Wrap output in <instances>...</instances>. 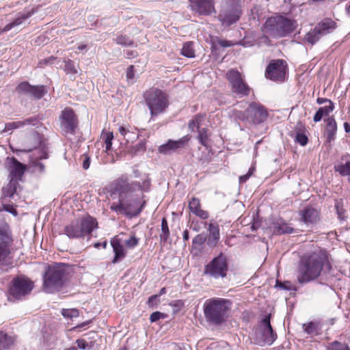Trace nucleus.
Returning a JSON list of instances; mask_svg holds the SVG:
<instances>
[{
	"instance_id": "2f4dec72",
	"label": "nucleus",
	"mask_w": 350,
	"mask_h": 350,
	"mask_svg": "<svg viewBox=\"0 0 350 350\" xmlns=\"http://www.w3.org/2000/svg\"><path fill=\"white\" fill-rule=\"evenodd\" d=\"M208 129L206 127H198L197 129L198 135L196 136V139L198 140L199 143L205 147L206 148H208L210 147L209 145V137L210 135L208 134Z\"/></svg>"
},
{
	"instance_id": "423d86ee",
	"label": "nucleus",
	"mask_w": 350,
	"mask_h": 350,
	"mask_svg": "<svg viewBox=\"0 0 350 350\" xmlns=\"http://www.w3.org/2000/svg\"><path fill=\"white\" fill-rule=\"evenodd\" d=\"M143 97L152 117L164 112L169 105L166 94L159 88H152L146 90Z\"/></svg>"
},
{
	"instance_id": "13d9d810",
	"label": "nucleus",
	"mask_w": 350,
	"mask_h": 350,
	"mask_svg": "<svg viewBox=\"0 0 350 350\" xmlns=\"http://www.w3.org/2000/svg\"><path fill=\"white\" fill-rule=\"evenodd\" d=\"M337 129H329L326 130V141L327 143H330L332 141L335 139V135L336 134Z\"/></svg>"
},
{
	"instance_id": "de8ad7c7",
	"label": "nucleus",
	"mask_w": 350,
	"mask_h": 350,
	"mask_svg": "<svg viewBox=\"0 0 350 350\" xmlns=\"http://www.w3.org/2000/svg\"><path fill=\"white\" fill-rule=\"evenodd\" d=\"M327 350H350L348 345L338 341L332 342L327 347Z\"/></svg>"
},
{
	"instance_id": "b1692460",
	"label": "nucleus",
	"mask_w": 350,
	"mask_h": 350,
	"mask_svg": "<svg viewBox=\"0 0 350 350\" xmlns=\"http://www.w3.org/2000/svg\"><path fill=\"white\" fill-rule=\"evenodd\" d=\"M299 214L301 221L306 225L316 224L320 219L319 211L311 206H306Z\"/></svg>"
},
{
	"instance_id": "052dcab7",
	"label": "nucleus",
	"mask_w": 350,
	"mask_h": 350,
	"mask_svg": "<svg viewBox=\"0 0 350 350\" xmlns=\"http://www.w3.org/2000/svg\"><path fill=\"white\" fill-rule=\"evenodd\" d=\"M206 115L205 113H199L196 114L192 120L194 121V122L197 124V127H200L201 122L202 120L205 118Z\"/></svg>"
},
{
	"instance_id": "c9c22d12",
	"label": "nucleus",
	"mask_w": 350,
	"mask_h": 350,
	"mask_svg": "<svg viewBox=\"0 0 350 350\" xmlns=\"http://www.w3.org/2000/svg\"><path fill=\"white\" fill-rule=\"evenodd\" d=\"M180 54L187 58L195 57V51L193 49V42L189 41L183 44Z\"/></svg>"
},
{
	"instance_id": "4468645a",
	"label": "nucleus",
	"mask_w": 350,
	"mask_h": 350,
	"mask_svg": "<svg viewBox=\"0 0 350 350\" xmlns=\"http://www.w3.org/2000/svg\"><path fill=\"white\" fill-rule=\"evenodd\" d=\"M228 271V263L226 256L220 253L204 267V274L214 279L224 278Z\"/></svg>"
},
{
	"instance_id": "9d476101",
	"label": "nucleus",
	"mask_w": 350,
	"mask_h": 350,
	"mask_svg": "<svg viewBox=\"0 0 350 350\" xmlns=\"http://www.w3.org/2000/svg\"><path fill=\"white\" fill-rule=\"evenodd\" d=\"M33 288V283L29 278L20 275L14 278L8 289V299L18 300L29 294Z\"/></svg>"
},
{
	"instance_id": "1a4fd4ad",
	"label": "nucleus",
	"mask_w": 350,
	"mask_h": 350,
	"mask_svg": "<svg viewBox=\"0 0 350 350\" xmlns=\"http://www.w3.org/2000/svg\"><path fill=\"white\" fill-rule=\"evenodd\" d=\"M22 149L12 150L13 152L18 155L19 152H30L38 154L43 150H50L48 139L42 133L33 131L27 135L22 142Z\"/></svg>"
},
{
	"instance_id": "473e14b6",
	"label": "nucleus",
	"mask_w": 350,
	"mask_h": 350,
	"mask_svg": "<svg viewBox=\"0 0 350 350\" xmlns=\"http://www.w3.org/2000/svg\"><path fill=\"white\" fill-rule=\"evenodd\" d=\"M334 208L338 218L340 221H345L347 218V211L344 208V202L342 198L335 199Z\"/></svg>"
},
{
	"instance_id": "6e6552de",
	"label": "nucleus",
	"mask_w": 350,
	"mask_h": 350,
	"mask_svg": "<svg viewBox=\"0 0 350 350\" xmlns=\"http://www.w3.org/2000/svg\"><path fill=\"white\" fill-rule=\"evenodd\" d=\"M65 269L60 264L49 266L43 275V288L48 293L58 291L64 284Z\"/></svg>"
},
{
	"instance_id": "cd10ccee",
	"label": "nucleus",
	"mask_w": 350,
	"mask_h": 350,
	"mask_svg": "<svg viewBox=\"0 0 350 350\" xmlns=\"http://www.w3.org/2000/svg\"><path fill=\"white\" fill-rule=\"evenodd\" d=\"M0 241H13L12 228L3 215H0Z\"/></svg>"
},
{
	"instance_id": "f257e3e1",
	"label": "nucleus",
	"mask_w": 350,
	"mask_h": 350,
	"mask_svg": "<svg viewBox=\"0 0 350 350\" xmlns=\"http://www.w3.org/2000/svg\"><path fill=\"white\" fill-rule=\"evenodd\" d=\"M331 269L329 253L319 247L301 257L297 280L300 284L308 283L319 278L322 272L329 273Z\"/></svg>"
},
{
	"instance_id": "72a5a7b5",
	"label": "nucleus",
	"mask_w": 350,
	"mask_h": 350,
	"mask_svg": "<svg viewBox=\"0 0 350 350\" xmlns=\"http://www.w3.org/2000/svg\"><path fill=\"white\" fill-rule=\"evenodd\" d=\"M111 245L113 247V252L115 253V256L112 260L113 264L118 262L121 259H122L125 256L124 250L122 245L120 244V242H110Z\"/></svg>"
},
{
	"instance_id": "58836bf2",
	"label": "nucleus",
	"mask_w": 350,
	"mask_h": 350,
	"mask_svg": "<svg viewBox=\"0 0 350 350\" xmlns=\"http://www.w3.org/2000/svg\"><path fill=\"white\" fill-rule=\"evenodd\" d=\"M113 138L114 136L112 132L106 133L103 137V139L105 144V152L109 155L110 154V152H113L112 148V141Z\"/></svg>"
},
{
	"instance_id": "a211bd4d",
	"label": "nucleus",
	"mask_w": 350,
	"mask_h": 350,
	"mask_svg": "<svg viewBox=\"0 0 350 350\" xmlns=\"http://www.w3.org/2000/svg\"><path fill=\"white\" fill-rule=\"evenodd\" d=\"M191 138V137L189 135H186L177 140L170 139L166 143L159 146L158 152L163 155H170L178 150L186 147Z\"/></svg>"
},
{
	"instance_id": "4be33fe9",
	"label": "nucleus",
	"mask_w": 350,
	"mask_h": 350,
	"mask_svg": "<svg viewBox=\"0 0 350 350\" xmlns=\"http://www.w3.org/2000/svg\"><path fill=\"white\" fill-rule=\"evenodd\" d=\"M50 150H43L38 154H29V164L36 172L43 174L46 172V167L42 160L48 159L50 157Z\"/></svg>"
},
{
	"instance_id": "774afa93",
	"label": "nucleus",
	"mask_w": 350,
	"mask_h": 350,
	"mask_svg": "<svg viewBox=\"0 0 350 350\" xmlns=\"http://www.w3.org/2000/svg\"><path fill=\"white\" fill-rule=\"evenodd\" d=\"M158 296L159 295H154L150 296L148 298V304L149 306L153 307L154 305L157 304V299Z\"/></svg>"
},
{
	"instance_id": "f03ea898",
	"label": "nucleus",
	"mask_w": 350,
	"mask_h": 350,
	"mask_svg": "<svg viewBox=\"0 0 350 350\" xmlns=\"http://www.w3.org/2000/svg\"><path fill=\"white\" fill-rule=\"evenodd\" d=\"M96 219L89 214L79 217L64 227V233L70 239H86L89 241L98 229Z\"/></svg>"
},
{
	"instance_id": "f8f14e48",
	"label": "nucleus",
	"mask_w": 350,
	"mask_h": 350,
	"mask_svg": "<svg viewBox=\"0 0 350 350\" xmlns=\"http://www.w3.org/2000/svg\"><path fill=\"white\" fill-rule=\"evenodd\" d=\"M232 93L239 98L249 96L251 88L243 79L242 74L237 69H230L226 73Z\"/></svg>"
},
{
	"instance_id": "a878e982",
	"label": "nucleus",
	"mask_w": 350,
	"mask_h": 350,
	"mask_svg": "<svg viewBox=\"0 0 350 350\" xmlns=\"http://www.w3.org/2000/svg\"><path fill=\"white\" fill-rule=\"evenodd\" d=\"M272 230L274 234L282 235L286 234H292L295 232V230L288 226L284 219L280 217L271 224Z\"/></svg>"
},
{
	"instance_id": "6e6d98bb",
	"label": "nucleus",
	"mask_w": 350,
	"mask_h": 350,
	"mask_svg": "<svg viewBox=\"0 0 350 350\" xmlns=\"http://www.w3.org/2000/svg\"><path fill=\"white\" fill-rule=\"evenodd\" d=\"M82 161V167L84 170H88L90 167L91 159L88 154L85 153L81 156Z\"/></svg>"
},
{
	"instance_id": "20e7f679",
	"label": "nucleus",
	"mask_w": 350,
	"mask_h": 350,
	"mask_svg": "<svg viewBox=\"0 0 350 350\" xmlns=\"http://www.w3.org/2000/svg\"><path fill=\"white\" fill-rule=\"evenodd\" d=\"M264 27L270 36L280 38L292 33L297 27V22L295 20L280 15L268 18Z\"/></svg>"
},
{
	"instance_id": "09e8293b",
	"label": "nucleus",
	"mask_w": 350,
	"mask_h": 350,
	"mask_svg": "<svg viewBox=\"0 0 350 350\" xmlns=\"http://www.w3.org/2000/svg\"><path fill=\"white\" fill-rule=\"evenodd\" d=\"M10 254L7 242H0V261L3 260Z\"/></svg>"
},
{
	"instance_id": "3c124183",
	"label": "nucleus",
	"mask_w": 350,
	"mask_h": 350,
	"mask_svg": "<svg viewBox=\"0 0 350 350\" xmlns=\"http://www.w3.org/2000/svg\"><path fill=\"white\" fill-rule=\"evenodd\" d=\"M126 81L129 84H133L135 82V67L131 65L128 67L126 73Z\"/></svg>"
},
{
	"instance_id": "dca6fc26",
	"label": "nucleus",
	"mask_w": 350,
	"mask_h": 350,
	"mask_svg": "<svg viewBox=\"0 0 350 350\" xmlns=\"http://www.w3.org/2000/svg\"><path fill=\"white\" fill-rule=\"evenodd\" d=\"M15 91L19 96H26L39 100L48 93V88L44 85H31L29 81H24L16 85Z\"/></svg>"
},
{
	"instance_id": "412c9836",
	"label": "nucleus",
	"mask_w": 350,
	"mask_h": 350,
	"mask_svg": "<svg viewBox=\"0 0 350 350\" xmlns=\"http://www.w3.org/2000/svg\"><path fill=\"white\" fill-rule=\"evenodd\" d=\"M8 159L10 160L8 163L9 179L17 182L21 180L26 170V165L18 161L15 157H8Z\"/></svg>"
},
{
	"instance_id": "0e129e2a",
	"label": "nucleus",
	"mask_w": 350,
	"mask_h": 350,
	"mask_svg": "<svg viewBox=\"0 0 350 350\" xmlns=\"http://www.w3.org/2000/svg\"><path fill=\"white\" fill-rule=\"evenodd\" d=\"M236 45L243 46L244 47H249L253 46V42L251 40H247L245 38H243L239 42H236Z\"/></svg>"
},
{
	"instance_id": "864d4df0",
	"label": "nucleus",
	"mask_w": 350,
	"mask_h": 350,
	"mask_svg": "<svg viewBox=\"0 0 350 350\" xmlns=\"http://www.w3.org/2000/svg\"><path fill=\"white\" fill-rule=\"evenodd\" d=\"M20 127H23V124H21V121L8 122L5 124L4 131H10Z\"/></svg>"
},
{
	"instance_id": "69168bd1",
	"label": "nucleus",
	"mask_w": 350,
	"mask_h": 350,
	"mask_svg": "<svg viewBox=\"0 0 350 350\" xmlns=\"http://www.w3.org/2000/svg\"><path fill=\"white\" fill-rule=\"evenodd\" d=\"M76 342L77 347L81 349H85L89 347L88 343L84 339H78Z\"/></svg>"
},
{
	"instance_id": "4d7b16f0",
	"label": "nucleus",
	"mask_w": 350,
	"mask_h": 350,
	"mask_svg": "<svg viewBox=\"0 0 350 350\" xmlns=\"http://www.w3.org/2000/svg\"><path fill=\"white\" fill-rule=\"evenodd\" d=\"M337 129V124L333 116L327 119L326 130Z\"/></svg>"
},
{
	"instance_id": "603ef678",
	"label": "nucleus",
	"mask_w": 350,
	"mask_h": 350,
	"mask_svg": "<svg viewBox=\"0 0 350 350\" xmlns=\"http://www.w3.org/2000/svg\"><path fill=\"white\" fill-rule=\"evenodd\" d=\"M2 211H5L8 213H10L14 216H16L18 215V211L14 208L13 204H2V206H0V212H1Z\"/></svg>"
},
{
	"instance_id": "f704fd0d",
	"label": "nucleus",
	"mask_w": 350,
	"mask_h": 350,
	"mask_svg": "<svg viewBox=\"0 0 350 350\" xmlns=\"http://www.w3.org/2000/svg\"><path fill=\"white\" fill-rule=\"evenodd\" d=\"M334 170L341 176L350 177V161H347L345 163L334 164Z\"/></svg>"
},
{
	"instance_id": "7ed1b4c3",
	"label": "nucleus",
	"mask_w": 350,
	"mask_h": 350,
	"mask_svg": "<svg viewBox=\"0 0 350 350\" xmlns=\"http://www.w3.org/2000/svg\"><path fill=\"white\" fill-rule=\"evenodd\" d=\"M231 305L230 300L223 298L214 297L207 299L203 306L206 321L215 325H221L226 321Z\"/></svg>"
},
{
	"instance_id": "6ab92c4d",
	"label": "nucleus",
	"mask_w": 350,
	"mask_h": 350,
	"mask_svg": "<svg viewBox=\"0 0 350 350\" xmlns=\"http://www.w3.org/2000/svg\"><path fill=\"white\" fill-rule=\"evenodd\" d=\"M145 195L142 193L141 198L142 201L139 200V198H137L134 200V203L136 204H140L139 206L137 208H133L132 204L129 203L127 201L125 202H121L116 206H112L111 208L116 211L124 212V213L131 217H135L138 216L143 211L146 205V201L144 200Z\"/></svg>"
},
{
	"instance_id": "f3484780",
	"label": "nucleus",
	"mask_w": 350,
	"mask_h": 350,
	"mask_svg": "<svg viewBox=\"0 0 350 350\" xmlns=\"http://www.w3.org/2000/svg\"><path fill=\"white\" fill-rule=\"evenodd\" d=\"M61 128L66 133L75 134L78 126L77 117L74 110L70 107H66L61 111L59 116Z\"/></svg>"
},
{
	"instance_id": "c03bdc74",
	"label": "nucleus",
	"mask_w": 350,
	"mask_h": 350,
	"mask_svg": "<svg viewBox=\"0 0 350 350\" xmlns=\"http://www.w3.org/2000/svg\"><path fill=\"white\" fill-rule=\"evenodd\" d=\"M21 124H23V127L28 125L38 127L40 122L38 116H34L21 120Z\"/></svg>"
},
{
	"instance_id": "bf43d9fd",
	"label": "nucleus",
	"mask_w": 350,
	"mask_h": 350,
	"mask_svg": "<svg viewBox=\"0 0 350 350\" xmlns=\"http://www.w3.org/2000/svg\"><path fill=\"white\" fill-rule=\"evenodd\" d=\"M217 43L221 47H230L237 44L236 42H233L232 41L222 39H218Z\"/></svg>"
},
{
	"instance_id": "c756f323",
	"label": "nucleus",
	"mask_w": 350,
	"mask_h": 350,
	"mask_svg": "<svg viewBox=\"0 0 350 350\" xmlns=\"http://www.w3.org/2000/svg\"><path fill=\"white\" fill-rule=\"evenodd\" d=\"M304 332L308 335L317 336L321 333L322 323L320 321H314L303 324Z\"/></svg>"
},
{
	"instance_id": "5fc2aeb1",
	"label": "nucleus",
	"mask_w": 350,
	"mask_h": 350,
	"mask_svg": "<svg viewBox=\"0 0 350 350\" xmlns=\"http://www.w3.org/2000/svg\"><path fill=\"white\" fill-rule=\"evenodd\" d=\"M166 317L165 314L157 311L150 314V320L151 322H156L160 319H165Z\"/></svg>"
},
{
	"instance_id": "c85d7f7f",
	"label": "nucleus",
	"mask_w": 350,
	"mask_h": 350,
	"mask_svg": "<svg viewBox=\"0 0 350 350\" xmlns=\"http://www.w3.org/2000/svg\"><path fill=\"white\" fill-rule=\"evenodd\" d=\"M18 186V182L9 179V183L1 189L2 194L1 200H4L7 198H13L14 194L16 193Z\"/></svg>"
},
{
	"instance_id": "ea45409f",
	"label": "nucleus",
	"mask_w": 350,
	"mask_h": 350,
	"mask_svg": "<svg viewBox=\"0 0 350 350\" xmlns=\"http://www.w3.org/2000/svg\"><path fill=\"white\" fill-rule=\"evenodd\" d=\"M321 37V35L316 31V28L314 27L306 33L305 36V40L312 45H314L319 40Z\"/></svg>"
},
{
	"instance_id": "680f3d73",
	"label": "nucleus",
	"mask_w": 350,
	"mask_h": 350,
	"mask_svg": "<svg viewBox=\"0 0 350 350\" xmlns=\"http://www.w3.org/2000/svg\"><path fill=\"white\" fill-rule=\"evenodd\" d=\"M193 214H195L197 217H199L202 219H206L209 216L208 211H204L201 209V208L196 211L195 213H193Z\"/></svg>"
},
{
	"instance_id": "e2e57ef3",
	"label": "nucleus",
	"mask_w": 350,
	"mask_h": 350,
	"mask_svg": "<svg viewBox=\"0 0 350 350\" xmlns=\"http://www.w3.org/2000/svg\"><path fill=\"white\" fill-rule=\"evenodd\" d=\"M56 59H57V57H55L54 56H50L47 58H45V59L41 60L40 64H44V65H51V64H54V62Z\"/></svg>"
},
{
	"instance_id": "39448f33",
	"label": "nucleus",
	"mask_w": 350,
	"mask_h": 350,
	"mask_svg": "<svg viewBox=\"0 0 350 350\" xmlns=\"http://www.w3.org/2000/svg\"><path fill=\"white\" fill-rule=\"evenodd\" d=\"M243 8L239 1L228 0L221 5L217 16L222 27L225 28L236 24L243 15Z\"/></svg>"
},
{
	"instance_id": "393cba45",
	"label": "nucleus",
	"mask_w": 350,
	"mask_h": 350,
	"mask_svg": "<svg viewBox=\"0 0 350 350\" xmlns=\"http://www.w3.org/2000/svg\"><path fill=\"white\" fill-rule=\"evenodd\" d=\"M37 12L36 9L32 8L26 12H19L17 14L16 17L10 23L7 24L3 28H1V31L5 33L14 27L21 25L23 22L32 16Z\"/></svg>"
},
{
	"instance_id": "37998d69",
	"label": "nucleus",
	"mask_w": 350,
	"mask_h": 350,
	"mask_svg": "<svg viewBox=\"0 0 350 350\" xmlns=\"http://www.w3.org/2000/svg\"><path fill=\"white\" fill-rule=\"evenodd\" d=\"M116 42L118 44L122 46H132L134 45V42L125 35L118 36L116 38Z\"/></svg>"
},
{
	"instance_id": "2eb2a0df",
	"label": "nucleus",
	"mask_w": 350,
	"mask_h": 350,
	"mask_svg": "<svg viewBox=\"0 0 350 350\" xmlns=\"http://www.w3.org/2000/svg\"><path fill=\"white\" fill-rule=\"evenodd\" d=\"M288 71L286 62L282 59H272L267 64L265 76L267 79L276 82H284Z\"/></svg>"
},
{
	"instance_id": "9b49d317",
	"label": "nucleus",
	"mask_w": 350,
	"mask_h": 350,
	"mask_svg": "<svg viewBox=\"0 0 350 350\" xmlns=\"http://www.w3.org/2000/svg\"><path fill=\"white\" fill-rule=\"evenodd\" d=\"M239 113V118L241 120H247L255 125L265 122L269 116L266 107L257 102H252L243 111Z\"/></svg>"
},
{
	"instance_id": "7c9ffc66",
	"label": "nucleus",
	"mask_w": 350,
	"mask_h": 350,
	"mask_svg": "<svg viewBox=\"0 0 350 350\" xmlns=\"http://www.w3.org/2000/svg\"><path fill=\"white\" fill-rule=\"evenodd\" d=\"M334 109V103L333 102H330V105L320 107L313 117V121L314 122H320L323 117L329 116V113L333 111Z\"/></svg>"
},
{
	"instance_id": "aec40b11",
	"label": "nucleus",
	"mask_w": 350,
	"mask_h": 350,
	"mask_svg": "<svg viewBox=\"0 0 350 350\" xmlns=\"http://www.w3.org/2000/svg\"><path fill=\"white\" fill-rule=\"evenodd\" d=\"M190 8L200 16H210L215 13L214 0H189Z\"/></svg>"
},
{
	"instance_id": "8fccbe9b",
	"label": "nucleus",
	"mask_w": 350,
	"mask_h": 350,
	"mask_svg": "<svg viewBox=\"0 0 350 350\" xmlns=\"http://www.w3.org/2000/svg\"><path fill=\"white\" fill-rule=\"evenodd\" d=\"M146 150V142L141 141L132 148V153L135 155L144 152Z\"/></svg>"
},
{
	"instance_id": "49530a36",
	"label": "nucleus",
	"mask_w": 350,
	"mask_h": 350,
	"mask_svg": "<svg viewBox=\"0 0 350 350\" xmlns=\"http://www.w3.org/2000/svg\"><path fill=\"white\" fill-rule=\"evenodd\" d=\"M201 207L200 200L196 197H192L189 202V208L191 213H195Z\"/></svg>"
},
{
	"instance_id": "a18cd8bd",
	"label": "nucleus",
	"mask_w": 350,
	"mask_h": 350,
	"mask_svg": "<svg viewBox=\"0 0 350 350\" xmlns=\"http://www.w3.org/2000/svg\"><path fill=\"white\" fill-rule=\"evenodd\" d=\"M61 313L65 318H69L70 319L75 317H77L79 315V310L75 308L62 309Z\"/></svg>"
},
{
	"instance_id": "a19ab883",
	"label": "nucleus",
	"mask_w": 350,
	"mask_h": 350,
	"mask_svg": "<svg viewBox=\"0 0 350 350\" xmlns=\"http://www.w3.org/2000/svg\"><path fill=\"white\" fill-rule=\"evenodd\" d=\"M64 63L65 64L64 70L67 75H76L77 73V68L75 62L68 59H64Z\"/></svg>"
},
{
	"instance_id": "bb28decb",
	"label": "nucleus",
	"mask_w": 350,
	"mask_h": 350,
	"mask_svg": "<svg viewBox=\"0 0 350 350\" xmlns=\"http://www.w3.org/2000/svg\"><path fill=\"white\" fill-rule=\"evenodd\" d=\"M314 27L316 31L322 36L333 31L337 27V24L331 18H326L318 23Z\"/></svg>"
},
{
	"instance_id": "79ce46f5",
	"label": "nucleus",
	"mask_w": 350,
	"mask_h": 350,
	"mask_svg": "<svg viewBox=\"0 0 350 350\" xmlns=\"http://www.w3.org/2000/svg\"><path fill=\"white\" fill-rule=\"evenodd\" d=\"M161 234L160 235L161 241H167L170 235L167 220L165 217L161 219Z\"/></svg>"
},
{
	"instance_id": "e433bc0d",
	"label": "nucleus",
	"mask_w": 350,
	"mask_h": 350,
	"mask_svg": "<svg viewBox=\"0 0 350 350\" xmlns=\"http://www.w3.org/2000/svg\"><path fill=\"white\" fill-rule=\"evenodd\" d=\"M14 344V340L6 334L0 333V350H8Z\"/></svg>"
},
{
	"instance_id": "0eeeda50",
	"label": "nucleus",
	"mask_w": 350,
	"mask_h": 350,
	"mask_svg": "<svg viewBox=\"0 0 350 350\" xmlns=\"http://www.w3.org/2000/svg\"><path fill=\"white\" fill-rule=\"evenodd\" d=\"M151 185V179L148 177L144 180L142 183L138 181L129 183L127 178L122 177L115 180L112 184L113 191L118 193L122 200L136 191L149 192Z\"/></svg>"
},
{
	"instance_id": "5701e85b",
	"label": "nucleus",
	"mask_w": 350,
	"mask_h": 350,
	"mask_svg": "<svg viewBox=\"0 0 350 350\" xmlns=\"http://www.w3.org/2000/svg\"><path fill=\"white\" fill-rule=\"evenodd\" d=\"M305 126L299 121L295 128L294 131L289 133V136L294 139V141L301 146H305L308 143V137L306 134Z\"/></svg>"
},
{
	"instance_id": "4c0bfd02",
	"label": "nucleus",
	"mask_w": 350,
	"mask_h": 350,
	"mask_svg": "<svg viewBox=\"0 0 350 350\" xmlns=\"http://www.w3.org/2000/svg\"><path fill=\"white\" fill-rule=\"evenodd\" d=\"M208 230L210 237L209 239H211V238L213 241H218L219 239V228L217 223L211 222L208 225Z\"/></svg>"
},
{
	"instance_id": "338daca9",
	"label": "nucleus",
	"mask_w": 350,
	"mask_h": 350,
	"mask_svg": "<svg viewBox=\"0 0 350 350\" xmlns=\"http://www.w3.org/2000/svg\"><path fill=\"white\" fill-rule=\"evenodd\" d=\"M261 226V221L258 219H253L252 222L251 223V229L252 231H256Z\"/></svg>"
},
{
	"instance_id": "ddd939ff",
	"label": "nucleus",
	"mask_w": 350,
	"mask_h": 350,
	"mask_svg": "<svg viewBox=\"0 0 350 350\" xmlns=\"http://www.w3.org/2000/svg\"><path fill=\"white\" fill-rule=\"evenodd\" d=\"M270 323V315L265 316L260 325L254 330L255 342L259 345H271L276 339Z\"/></svg>"
}]
</instances>
